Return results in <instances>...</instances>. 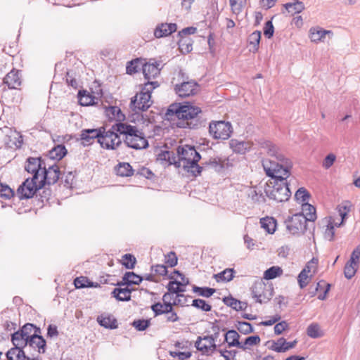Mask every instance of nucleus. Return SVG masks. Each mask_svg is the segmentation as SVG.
Listing matches in <instances>:
<instances>
[{
	"label": "nucleus",
	"instance_id": "4",
	"mask_svg": "<svg viewBox=\"0 0 360 360\" xmlns=\"http://www.w3.org/2000/svg\"><path fill=\"white\" fill-rule=\"evenodd\" d=\"M115 129H117L120 134L124 135V143L128 147L136 150L148 147V141L143 133L139 131L136 127L120 122L117 123Z\"/></svg>",
	"mask_w": 360,
	"mask_h": 360
},
{
	"label": "nucleus",
	"instance_id": "1",
	"mask_svg": "<svg viewBox=\"0 0 360 360\" xmlns=\"http://www.w3.org/2000/svg\"><path fill=\"white\" fill-rule=\"evenodd\" d=\"M262 148L273 158L262 162L266 175L275 180H287L292 167L291 160L285 158L280 148L269 141H264Z\"/></svg>",
	"mask_w": 360,
	"mask_h": 360
},
{
	"label": "nucleus",
	"instance_id": "37",
	"mask_svg": "<svg viewBox=\"0 0 360 360\" xmlns=\"http://www.w3.org/2000/svg\"><path fill=\"white\" fill-rule=\"evenodd\" d=\"M235 271L233 269L228 268L221 272L214 274V278L217 282L224 281L229 282L233 280L234 277Z\"/></svg>",
	"mask_w": 360,
	"mask_h": 360
},
{
	"label": "nucleus",
	"instance_id": "56",
	"mask_svg": "<svg viewBox=\"0 0 360 360\" xmlns=\"http://www.w3.org/2000/svg\"><path fill=\"white\" fill-rule=\"evenodd\" d=\"M150 320L147 319H138L134 320L132 326L139 331L145 330L150 326Z\"/></svg>",
	"mask_w": 360,
	"mask_h": 360
},
{
	"label": "nucleus",
	"instance_id": "14",
	"mask_svg": "<svg viewBox=\"0 0 360 360\" xmlns=\"http://www.w3.org/2000/svg\"><path fill=\"white\" fill-rule=\"evenodd\" d=\"M40 333V328H36L32 337L27 340V347L37 349L39 354H44L46 352V342Z\"/></svg>",
	"mask_w": 360,
	"mask_h": 360
},
{
	"label": "nucleus",
	"instance_id": "44",
	"mask_svg": "<svg viewBox=\"0 0 360 360\" xmlns=\"http://www.w3.org/2000/svg\"><path fill=\"white\" fill-rule=\"evenodd\" d=\"M193 291L200 296L210 297L215 292V289L209 287H198L193 285Z\"/></svg>",
	"mask_w": 360,
	"mask_h": 360
},
{
	"label": "nucleus",
	"instance_id": "49",
	"mask_svg": "<svg viewBox=\"0 0 360 360\" xmlns=\"http://www.w3.org/2000/svg\"><path fill=\"white\" fill-rule=\"evenodd\" d=\"M74 284L76 288H84L94 286L93 282L89 281V279L84 276L76 278L74 281Z\"/></svg>",
	"mask_w": 360,
	"mask_h": 360
},
{
	"label": "nucleus",
	"instance_id": "35",
	"mask_svg": "<svg viewBox=\"0 0 360 360\" xmlns=\"http://www.w3.org/2000/svg\"><path fill=\"white\" fill-rule=\"evenodd\" d=\"M67 153V149L65 148L64 145H58L53 148L49 152V157L50 159L60 160H61Z\"/></svg>",
	"mask_w": 360,
	"mask_h": 360
},
{
	"label": "nucleus",
	"instance_id": "12",
	"mask_svg": "<svg viewBox=\"0 0 360 360\" xmlns=\"http://www.w3.org/2000/svg\"><path fill=\"white\" fill-rule=\"evenodd\" d=\"M307 222L303 214H295L285 221L286 228L290 234L300 235L307 230Z\"/></svg>",
	"mask_w": 360,
	"mask_h": 360
},
{
	"label": "nucleus",
	"instance_id": "30",
	"mask_svg": "<svg viewBox=\"0 0 360 360\" xmlns=\"http://www.w3.org/2000/svg\"><path fill=\"white\" fill-rule=\"evenodd\" d=\"M302 213L307 221L314 222L316 219V208L308 202L302 205Z\"/></svg>",
	"mask_w": 360,
	"mask_h": 360
},
{
	"label": "nucleus",
	"instance_id": "2",
	"mask_svg": "<svg viewBox=\"0 0 360 360\" xmlns=\"http://www.w3.org/2000/svg\"><path fill=\"white\" fill-rule=\"evenodd\" d=\"M200 112L199 107L188 103L183 105L172 104L167 110L165 116L167 120L173 121L178 119L179 122H176V125L179 127L193 129L198 126L196 117Z\"/></svg>",
	"mask_w": 360,
	"mask_h": 360
},
{
	"label": "nucleus",
	"instance_id": "11",
	"mask_svg": "<svg viewBox=\"0 0 360 360\" xmlns=\"http://www.w3.org/2000/svg\"><path fill=\"white\" fill-rule=\"evenodd\" d=\"M274 289L262 281H256L252 288V295L260 304L268 302L273 297Z\"/></svg>",
	"mask_w": 360,
	"mask_h": 360
},
{
	"label": "nucleus",
	"instance_id": "53",
	"mask_svg": "<svg viewBox=\"0 0 360 360\" xmlns=\"http://www.w3.org/2000/svg\"><path fill=\"white\" fill-rule=\"evenodd\" d=\"M205 168L211 169L215 172H219L224 168V163L220 159H213L210 160L209 162L206 163Z\"/></svg>",
	"mask_w": 360,
	"mask_h": 360
},
{
	"label": "nucleus",
	"instance_id": "40",
	"mask_svg": "<svg viewBox=\"0 0 360 360\" xmlns=\"http://www.w3.org/2000/svg\"><path fill=\"white\" fill-rule=\"evenodd\" d=\"M172 304H165L157 302L151 306V309L155 314V316L165 314L169 310H171Z\"/></svg>",
	"mask_w": 360,
	"mask_h": 360
},
{
	"label": "nucleus",
	"instance_id": "38",
	"mask_svg": "<svg viewBox=\"0 0 360 360\" xmlns=\"http://www.w3.org/2000/svg\"><path fill=\"white\" fill-rule=\"evenodd\" d=\"M262 228L265 229L269 233H274L276 231V220L273 217H266L260 219Z\"/></svg>",
	"mask_w": 360,
	"mask_h": 360
},
{
	"label": "nucleus",
	"instance_id": "50",
	"mask_svg": "<svg viewBox=\"0 0 360 360\" xmlns=\"http://www.w3.org/2000/svg\"><path fill=\"white\" fill-rule=\"evenodd\" d=\"M36 328H39L32 323H26L19 330L27 339H30L32 337L33 333Z\"/></svg>",
	"mask_w": 360,
	"mask_h": 360
},
{
	"label": "nucleus",
	"instance_id": "22",
	"mask_svg": "<svg viewBox=\"0 0 360 360\" xmlns=\"http://www.w3.org/2000/svg\"><path fill=\"white\" fill-rule=\"evenodd\" d=\"M41 173L44 174L41 180H59L60 176V171L57 165L49 166L48 169L44 166Z\"/></svg>",
	"mask_w": 360,
	"mask_h": 360
},
{
	"label": "nucleus",
	"instance_id": "52",
	"mask_svg": "<svg viewBox=\"0 0 360 360\" xmlns=\"http://www.w3.org/2000/svg\"><path fill=\"white\" fill-rule=\"evenodd\" d=\"M192 306L197 309H201L203 311H210L212 309L211 305L202 299L193 300L192 302Z\"/></svg>",
	"mask_w": 360,
	"mask_h": 360
},
{
	"label": "nucleus",
	"instance_id": "8",
	"mask_svg": "<svg viewBox=\"0 0 360 360\" xmlns=\"http://www.w3.org/2000/svg\"><path fill=\"white\" fill-rule=\"evenodd\" d=\"M117 123L112 125L111 129L106 131H102L101 128L98 143L103 148L106 149H115L121 144L122 141L118 134L119 131L115 129Z\"/></svg>",
	"mask_w": 360,
	"mask_h": 360
},
{
	"label": "nucleus",
	"instance_id": "54",
	"mask_svg": "<svg viewBox=\"0 0 360 360\" xmlns=\"http://www.w3.org/2000/svg\"><path fill=\"white\" fill-rule=\"evenodd\" d=\"M259 342L260 338L258 335L248 337L243 342H241L243 347H240V349L245 350L250 346H254L259 344Z\"/></svg>",
	"mask_w": 360,
	"mask_h": 360
},
{
	"label": "nucleus",
	"instance_id": "27",
	"mask_svg": "<svg viewBox=\"0 0 360 360\" xmlns=\"http://www.w3.org/2000/svg\"><path fill=\"white\" fill-rule=\"evenodd\" d=\"M223 302L226 306L230 307L236 311H243L247 308L248 306L246 302H241L232 297H224Z\"/></svg>",
	"mask_w": 360,
	"mask_h": 360
},
{
	"label": "nucleus",
	"instance_id": "31",
	"mask_svg": "<svg viewBox=\"0 0 360 360\" xmlns=\"http://www.w3.org/2000/svg\"><path fill=\"white\" fill-rule=\"evenodd\" d=\"M131 290L129 288H116L112 292L113 297L119 301H129L131 300Z\"/></svg>",
	"mask_w": 360,
	"mask_h": 360
},
{
	"label": "nucleus",
	"instance_id": "48",
	"mask_svg": "<svg viewBox=\"0 0 360 360\" xmlns=\"http://www.w3.org/2000/svg\"><path fill=\"white\" fill-rule=\"evenodd\" d=\"M248 196L255 202H261L264 200L262 190L257 189L256 187L250 188L248 191Z\"/></svg>",
	"mask_w": 360,
	"mask_h": 360
},
{
	"label": "nucleus",
	"instance_id": "9",
	"mask_svg": "<svg viewBox=\"0 0 360 360\" xmlns=\"http://www.w3.org/2000/svg\"><path fill=\"white\" fill-rule=\"evenodd\" d=\"M51 181H22L17 190L19 199H29L34 196L36 192L46 185H51Z\"/></svg>",
	"mask_w": 360,
	"mask_h": 360
},
{
	"label": "nucleus",
	"instance_id": "3",
	"mask_svg": "<svg viewBox=\"0 0 360 360\" xmlns=\"http://www.w3.org/2000/svg\"><path fill=\"white\" fill-rule=\"evenodd\" d=\"M178 167H182L184 171L191 173L193 176H197L201 173L203 167L198 165L200 160V155L193 146L185 145L177 148Z\"/></svg>",
	"mask_w": 360,
	"mask_h": 360
},
{
	"label": "nucleus",
	"instance_id": "32",
	"mask_svg": "<svg viewBox=\"0 0 360 360\" xmlns=\"http://www.w3.org/2000/svg\"><path fill=\"white\" fill-rule=\"evenodd\" d=\"M27 340L24 335L18 330L11 335V342L13 347L25 348L27 347Z\"/></svg>",
	"mask_w": 360,
	"mask_h": 360
},
{
	"label": "nucleus",
	"instance_id": "7",
	"mask_svg": "<svg viewBox=\"0 0 360 360\" xmlns=\"http://www.w3.org/2000/svg\"><path fill=\"white\" fill-rule=\"evenodd\" d=\"M264 191L269 199L278 202L287 201L291 195L288 181H266Z\"/></svg>",
	"mask_w": 360,
	"mask_h": 360
},
{
	"label": "nucleus",
	"instance_id": "47",
	"mask_svg": "<svg viewBox=\"0 0 360 360\" xmlns=\"http://www.w3.org/2000/svg\"><path fill=\"white\" fill-rule=\"evenodd\" d=\"M229 1L231 11L236 15L239 14L242 11L243 8L246 4V0H229Z\"/></svg>",
	"mask_w": 360,
	"mask_h": 360
},
{
	"label": "nucleus",
	"instance_id": "26",
	"mask_svg": "<svg viewBox=\"0 0 360 360\" xmlns=\"http://www.w3.org/2000/svg\"><path fill=\"white\" fill-rule=\"evenodd\" d=\"M231 148L233 152L244 154L250 148L249 142L238 141L237 139H231L229 141Z\"/></svg>",
	"mask_w": 360,
	"mask_h": 360
},
{
	"label": "nucleus",
	"instance_id": "43",
	"mask_svg": "<svg viewBox=\"0 0 360 360\" xmlns=\"http://www.w3.org/2000/svg\"><path fill=\"white\" fill-rule=\"evenodd\" d=\"M295 197L297 201L302 205L307 202L310 198V193L305 188L301 187L296 191Z\"/></svg>",
	"mask_w": 360,
	"mask_h": 360
},
{
	"label": "nucleus",
	"instance_id": "46",
	"mask_svg": "<svg viewBox=\"0 0 360 360\" xmlns=\"http://www.w3.org/2000/svg\"><path fill=\"white\" fill-rule=\"evenodd\" d=\"M358 266L356 264L348 261L344 268L345 276L348 279H351L355 275Z\"/></svg>",
	"mask_w": 360,
	"mask_h": 360
},
{
	"label": "nucleus",
	"instance_id": "6",
	"mask_svg": "<svg viewBox=\"0 0 360 360\" xmlns=\"http://www.w3.org/2000/svg\"><path fill=\"white\" fill-rule=\"evenodd\" d=\"M158 86V82H147L143 90L131 98L130 107L135 113L148 110L152 104L150 93Z\"/></svg>",
	"mask_w": 360,
	"mask_h": 360
},
{
	"label": "nucleus",
	"instance_id": "64",
	"mask_svg": "<svg viewBox=\"0 0 360 360\" xmlns=\"http://www.w3.org/2000/svg\"><path fill=\"white\" fill-rule=\"evenodd\" d=\"M360 259V245H357L352 251L349 262L359 266Z\"/></svg>",
	"mask_w": 360,
	"mask_h": 360
},
{
	"label": "nucleus",
	"instance_id": "13",
	"mask_svg": "<svg viewBox=\"0 0 360 360\" xmlns=\"http://www.w3.org/2000/svg\"><path fill=\"white\" fill-rule=\"evenodd\" d=\"M195 346L198 351L206 355L212 354L217 349V345L212 337L210 335L203 338L198 337Z\"/></svg>",
	"mask_w": 360,
	"mask_h": 360
},
{
	"label": "nucleus",
	"instance_id": "18",
	"mask_svg": "<svg viewBox=\"0 0 360 360\" xmlns=\"http://www.w3.org/2000/svg\"><path fill=\"white\" fill-rule=\"evenodd\" d=\"M297 340L287 342L284 338H280L276 341H274L269 349L276 352H285L295 347Z\"/></svg>",
	"mask_w": 360,
	"mask_h": 360
},
{
	"label": "nucleus",
	"instance_id": "15",
	"mask_svg": "<svg viewBox=\"0 0 360 360\" xmlns=\"http://www.w3.org/2000/svg\"><path fill=\"white\" fill-rule=\"evenodd\" d=\"M25 170L32 174V177H27L25 180H37L39 171L42 172V163L40 158H29L25 165Z\"/></svg>",
	"mask_w": 360,
	"mask_h": 360
},
{
	"label": "nucleus",
	"instance_id": "28",
	"mask_svg": "<svg viewBox=\"0 0 360 360\" xmlns=\"http://www.w3.org/2000/svg\"><path fill=\"white\" fill-rule=\"evenodd\" d=\"M240 335L235 330H230L225 334V341L227 342L229 347H237L240 349L243 347L239 341Z\"/></svg>",
	"mask_w": 360,
	"mask_h": 360
},
{
	"label": "nucleus",
	"instance_id": "19",
	"mask_svg": "<svg viewBox=\"0 0 360 360\" xmlns=\"http://www.w3.org/2000/svg\"><path fill=\"white\" fill-rule=\"evenodd\" d=\"M4 84H6L8 89H16L21 85V78L18 70H12L4 79Z\"/></svg>",
	"mask_w": 360,
	"mask_h": 360
},
{
	"label": "nucleus",
	"instance_id": "17",
	"mask_svg": "<svg viewBox=\"0 0 360 360\" xmlns=\"http://www.w3.org/2000/svg\"><path fill=\"white\" fill-rule=\"evenodd\" d=\"M177 25L175 23H160L158 25L154 30V36L156 38L167 37L175 32Z\"/></svg>",
	"mask_w": 360,
	"mask_h": 360
},
{
	"label": "nucleus",
	"instance_id": "25",
	"mask_svg": "<svg viewBox=\"0 0 360 360\" xmlns=\"http://www.w3.org/2000/svg\"><path fill=\"white\" fill-rule=\"evenodd\" d=\"M143 280V278L134 272H126L122 278V281L117 283V285H131L132 284L139 285Z\"/></svg>",
	"mask_w": 360,
	"mask_h": 360
},
{
	"label": "nucleus",
	"instance_id": "45",
	"mask_svg": "<svg viewBox=\"0 0 360 360\" xmlns=\"http://www.w3.org/2000/svg\"><path fill=\"white\" fill-rule=\"evenodd\" d=\"M330 285L329 283H326V281H320L319 282H318L316 284V287L315 288V291L323 290V293L320 294L318 296V298L320 300H324L326 298V295L328 292V291L330 290Z\"/></svg>",
	"mask_w": 360,
	"mask_h": 360
},
{
	"label": "nucleus",
	"instance_id": "61",
	"mask_svg": "<svg viewBox=\"0 0 360 360\" xmlns=\"http://www.w3.org/2000/svg\"><path fill=\"white\" fill-rule=\"evenodd\" d=\"M336 155L334 153H329L327 155L322 162V167L328 169H329L335 162Z\"/></svg>",
	"mask_w": 360,
	"mask_h": 360
},
{
	"label": "nucleus",
	"instance_id": "16",
	"mask_svg": "<svg viewBox=\"0 0 360 360\" xmlns=\"http://www.w3.org/2000/svg\"><path fill=\"white\" fill-rule=\"evenodd\" d=\"M160 65V63L154 61L153 63H146L142 65L143 73L145 79L148 80V82H150V79H155L160 75L161 70Z\"/></svg>",
	"mask_w": 360,
	"mask_h": 360
},
{
	"label": "nucleus",
	"instance_id": "29",
	"mask_svg": "<svg viewBox=\"0 0 360 360\" xmlns=\"http://www.w3.org/2000/svg\"><path fill=\"white\" fill-rule=\"evenodd\" d=\"M106 115L110 120H115L117 123L121 122L125 118L124 115L122 112L117 106H110L105 110Z\"/></svg>",
	"mask_w": 360,
	"mask_h": 360
},
{
	"label": "nucleus",
	"instance_id": "5",
	"mask_svg": "<svg viewBox=\"0 0 360 360\" xmlns=\"http://www.w3.org/2000/svg\"><path fill=\"white\" fill-rule=\"evenodd\" d=\"M188 77L181 69H179L174 73L172 82L175 81L179 84H174V90L179 97H188L196 94L199 91V85L194 80L186 81Z\"/></svg>",
	"mask_w": 360,
	"mask_h": 360
},
{
	"label": "nucleus",
	"instance_id": "23",
	"mask_svg": "<svg viewBox=\"0 0 360 360\" xmlns=\"http://www.w3.org/2000/svg\"><path fill=\"white\" fill-rule=\"evenodd\" d=\"M352 208V203L349 201H343L337 207V211L341 217V221L340 223H335L337 227H340L343 224L345 220L347 217L348 213L350 212Z\"/></svg>",
	"mask_w": 360,
	"mask_h": 360
},
{
	"label": "nucleus",
	"instance_id": "63",
	"mask_svg": "<svg viewBox=\"0 0 360 360\" xmlns=\"http://www.w3.org/2000/svg\"><path fill=\"white\" fill-rule=\"evenodd\" d=\"M165 263L170 267H173L176 265L177 257L174 252H170L165 255Z\"/></svg>",
	"mask_w": 360,
	"mask_h": 360
},
{
	"label": "nucleus",
	"instance_id": "55",
	"mask_svg": "<svg viewBox=\"0 0 360 360\" xmlns=\"http://www.w3.org/2000/svg\"><path fill=\"white\" fill-rule=\"evenodd\" d=\"M127 73L129 75L138 72L141 70V64L139 60H131L128 63L127 68Z\"/></svg>",
	"mask_w": 360,
	"mask_h": 360
},
{
	"label": "nucleus",
	"instance_id": "33",
	"mask_svg": "<svg viewBox=\"0 0 360 360\" xmlns=\"http://www.w3.org/2000/svg\"><path fill=\"white\" fill-rule=\"evenodd\" d=\"M97 321L101 326L105 328L115 329L117 328V320L112 316H98Z\"/></svg>",
	"mask_w": 360,
	"mask_h": 360
},
{
	"label": "nucleus",
	"instance_id": "20",
	"mask_svg": "<svg viewBox=\"0 0 360 360\" xmlns=\"http://www.w3.org/2000/svg\"><path fill=\"white\" fill-rule=\"evenodd\" d=\"M333 36L330 30H326L320 27H311L309 30V38L312 42L318 43L323 41L326 35Z\"/></svg>",
	"mask_w": 360,
	"mask_h": 360
},
{
	"label": "nucleus",
	"instance_id": "57",
	"mask_svg": "<svg viewBox=\"0 0 360 360\" xmlns=\"http://www.w3.org/2000/svg\"><path fill=\"white\" fill-rule=\"evenodd\" d=\"M335 226H336L335 223L330 221L329 223L328 224L327 228L325 231L324 237H325V238L328 239L330 241H332L334 239Z\"/></svg>",
	"mask_w": 360,
	"mask_h": 360
},
{
	"label": "nucleus",
	"instance_id": "39",
	"mask_svg": "<svg viewBox=\"0 0 360 360\" xmlns=\"http://www.w3.org/2000/svg\"><path fill=\"white\" fill-rule=\"evenodd\" d=\"M78 99L81 105L87 106L94 105L96 98L87 93L86 91H79L78 93Z\"/></svg>",
	"mask_w": 360,
	"mask_h": 360
},
{
	"label": "nucleus",
	"instance_id": "34",
	"mask_svg": "<svg viewBox=\"0 0 360 360\" xmlns=\"http://www.w3.org/2000/svg\"><path fill=\"white\" fill-rule=\"evenodd\" d=\"M291 2L286 3L283 5L285 8L289 12L293 13H300L304 10V4L299 0H291Z\"/></svg>",
	"mask_w": 360,
	"mask_h": 360
},
{
	"label": "nucleus",
	"instance_id": "58",
	"mask_svg": "<svg viewBox=\"0 0 360 360\" xmlns=\"http://www.w3.org/2000/svg\"><path fill=\"white\" fill-rule=\"evenodd\" d=\"M237 328L241 333L245 335L253 331L252 325L250 323L245 321H238Z\"/></svg>",
	"mask_w": 360,
	"mask_h": 360
},
{
	"label": "nucleus",
	"instance_id": "59",
	"mask_svg": "<svg viewBox=\"0 0 360 360\" xmlns=\"http://www.w3.org/2000/svg\"><path fill=\"white\" fill-rule=\"evenodd\" d=\"M153 173L146 167H141L136 171L135 177L141 178L144 177L146 179H150L153 177Z\"/></svg>",
	"mask_w": 360,
	"mask_h": 360
},
{
	"label": "nucleus",
	"instance_id": "24",
	"mask_svg": "<svg viewBox=\"0 0 360 360\" xmlns=\"http://www.w3.org/2000/svg\"><path fill=\"white\" fill-rule=\"evenodd\" d=\"M8 360H28V356L25 354L24 348L12 347L6 353Z\"/></svg>",
	"mask_w": 360,
	"mask_h": 360
},
{
	"label": "nucleus",
	"instance_id": "62",
	"mask_svg": "<svg viewBox=\"0 0 360 360\" xmlns=\"http://www.w3.org/2000/svg\"><path fill=\"white\" fill-rule=\"evenodd\" d=\"M261 39V32L255 31L249 37V41L250 44L254 45V47L257 49Z\"/></svg>",
	"mask_w": 360,
	"mask_h": 360
},
{
	"label": "nucleus",
	"instance_id": "36",
	"mask_svg": "<svg viewBox=\"0 0 360 360\" xmlns=\"http://www.w3.org/2000/svg\"><path fill=\"white\" fill-rule=\"evenodd\" d=\"M115 169L117 174L121 177L130 176L134 174L131 166L127 162L120 163Z\"/></svg>",
	"mask_w": 360,
	"mask_h": 360
},
{
	"label": "nucleus",
	"instance_id": "21",
	"mask_svg": "<svg viewBox=\"0 0 360 360\" xmlns=\"http://www.w3.org/2000/svg\"><path fill=\"white\" fill-rule=\"evenodd\" d=\"M100 129H84L80 134V139L84 145H90L95 139L98 141L100 135Z\"/></svg>",
	"mask_w": 360,
	"mask_h": 360
},
{
	"label": "nucleus",
	"instance_id": "60",
	"mask_svg": "<svg viewBox=\"0 0 360 360\" xmlns=\"http://www.w3.org/2000/svg\"><path fill=\"white\" fill-rule=\"evenodd\" d=\"M317 259L312 258L309 262H307V264H306L305 267L302 269V271H305V272L308 274L312 272V274L311 275V276H312L313 274L316 273L317 269Z\"/></svg>",
	"mask_w": 360,
	"mask_h": 360
},
{
	"label": "nucleus",
	"instance_id": "51",
	"mask_svg": "<svg viewBox=\"0 0 360 360\" xmlns=\"http://www.w3.org/2000/svg\"><path fill=\"white\" fill-rule=\"evenodd\" d=\"M136 259L134 256L131 254H125L122 256V265L125 268L132 269L134 268Z\"/></svg>",
	"mask_w": 360,
	"mask_h": 360
},
{
	"label": "nucleus",
	"instance_id": "42",
	"mask_svg": "<svg viewBox=\"0 0 360 360\" xmlns=\"http://www.w3.org/2000/svg\"><path fill=\"white\" fill-rule=\"evenodd\" d=\"M307 334L311 338H318L323 335V333L321 330L317 323L310 324L307 329Z\"/></svg>",
	"mask_w": 360,
	"mask_h": 360
},
{
	"label": "nucleus",
	"instance_id": "10",
	"mask_svg": "<svg viewBox=\"0 0 360 360\" xmlns=\"http://www.w3.org/2000/svg\"><path fill=\"white\" fill-rule=\"evenodd\" d=\"M209 132L214 139H228L232 133L230 122L225 121H213L210 123Z\"/></svg>",
	"mask_w": 360,
	"mask_h": 360
},
{
	"label": "nucleus",
	"instance_id": "41",
	"mask_svg": "<svg viewBox=\"0 0 360 360\" xmlns=\"http://www.w3.org/2000/svg\"><path fill=\"white\" fill-rule=\"evenodd\" d=\"M283 270L281 267L273 266L266 269L264 273V278L266 280H271L282 274Z\"/></svg>",
	"mask_w": 360,
	"mask_h": 360
}]
</instances>
